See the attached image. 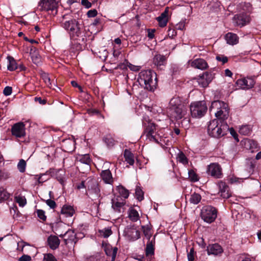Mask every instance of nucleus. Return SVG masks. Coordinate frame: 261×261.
I'll use <instances>...</instances> for the list:
<instances>
[{
  "label": "nucleus",
  "instance_id": "obj_16",
  "mask_svg": "<svg viewBox=\"0 0 261 261\" xmlns=\"http://www.w3.org/2000/svg\"><path fill=\"white\" fill-rule=\"evenodd\" d=\"M121 198L119 196H115L112 199V207L116 212L121 213V209L125 204L124 200H121Z\"/></svg>",
  "mask_w": 261,
  "mask_h": 261
},
{
  "label": "nucleus",
  "instance_id": "obj_53",
  "mask_svg": "<svg viewBox=\"0 0 261 261\" xmlns=\"http://www.w3.org/2000/svg\"><path fill=\"white\" fill-rule=\"evenodd\" d=\"M188 258L189 261H194V249L193 248L190 249V252L188 253Z\"/></svg>",
  "mask_w": 261,
  "mask_h": 261
},
{
  "label": "nucleus",
  "instance_id": "obj_15",
  "mask_svg": "<svg viewBox=\"0 0 261 261\" xmlns=\"http://www.w3.org/2000/svg\"><path fill=\"white\" fill-rule=\"evenodd\" d=\"M213 78V76L212 73L205 72L202 75H199L197 79V82L200 87L205 88L211 83Z\"/></svg>",
  "mask_w": 261,
  "mask_h": 261
},
{
  "label": "nucleus",
  "instance_id": "obj_33",
  "mask_svg": "<svg viewBox=\"0 0 261 261\" xmlns=\"http://www.w3.org/2000/svg\"><path fill=\"white\" fill-rule=\"evenodd\" d=\"M118 191L119 193V196L121 198L122 197L124 199L128 198L129 196V192L127 190L125 189L123 186H120L117 188Z\"/></svg>",
  "mask_w": 261,
  "mask_h": 261
},
{
  "label": "nucleus",
  "instance_id": "obj_1",
  "mask_svg": "<svg viewBox=\"0 0 261 261\" xmlns=\"http://www.w3.org/2000/svg\"><path fill=\"white\" fill-rule=\"evenodd\" d=\"M188 108L186 104L178 96L171 99L167 109L170 117L175 120H179L187 114Z\"/></svg>",
  "mask_w": 261,
  "mask_h": 261
},
{
  "label": "nucleus",
  "instance_id": "obj_22",
  "mask_svg": "<svg viewBox=\"0 0 261 261\" xmlns=\"http://www.w3.org/2000/svg\"><path fill=\"white\" fill-rule=\"evenodd\" d=\"M60 243V241L56 236L50 235L47 239V244L49 247L55 250L58 248Z\"/></svg>",
  "mask_w": 261,
  "mask_h": 261
},
{
  "label": "nucleus",
  "instance_id": "obj_28",
  "mask_svg": "<svg viewBox=\"0 0 261 261\" xmlns=\"http://www.w3.org/2000/svg\"><path fill=\"white\" fill-rule=\"evenodd\" d=\"M154 250V244L153 243L152 241H148L145 249L146 256H149L153 255Z\"/></svg>",
  "mask_w": 261,
  "mask_h": 261
},
{
  "label": "nucleus",
  "instance_id": "obj_25",
  "mask_svg": "<svg viewBox=\"0 0 261 261\" xmlns=\"http://www.w3.org/2000/svg\"><path fill=\"white\" fill-rule=\"evenodd\" d=\"M124 157L125 161L129 165H133L135 163V156L134 154L129 150L125 149L124 151Z\"/></svg>",
  "mask_w": 261,
  "mask_h": 261
},
{
  "label": "nucleus",
  "instance_id": "obj_29",
  "mask_svg": "<svg viewBox=\"0 0 261 261\" xmlns=\"http://www.w3.org/2000/svg\"><path fill=\"white\" fill-rule=\"evenodd\" d=\"M77 159L82 163L86 165H89L91 162L89 154H88L79 155L77 157Z\"/></svg>",
  "mask_w": 261,
  "mask_h": 261
},
{
  "label": "nucleus",
  "instance_id": "obj_61",
  "mask_svg": "<svg viewBox=\"0 0 261 261\" xmlns=\"http://www.w3.org/2000/svg\"><path fill=\"white\" fill-rule=\"evenodd\" d=\"M45 175V174L41 175L39 177H37L38 182L39 183H43L45 181H46L47 179H43L42 176Z\"/></svg>",
  "mask_w": 261,
  "mask_h": 261
},
{
  "label": "nucleus",
  "instance_id": "obj_50",
  "mask_svg": "<svg viewBox=\"0 0 261 261\" xmlns=\"http://www.w3.org/2000/svg\"><path fill=\"white\" fill-rule=\"evenodd\" d=\"M12 91V87L9 86L6 87L3 91V93L6 96H9L11 94Z\"/></svg>",
  "mask_w": 261,
  "mask_h": 261
},
{
  "label": "nucleus",
  "instance_id": "obj_10",
  "mask_svg": "<svg viewBox=\"0 0 261 261\" xmlns=\"http://www.w3.org/2000/svg\"><path fill=\"white\" fill-rule=\"evenodd\" d=\"M12 135L16 138H22L25 136V125L22 122L13 124L11 128Z\"/></svg>",
  "mask_w": 261,
  "mask_h": 261
},
{
  "label": "nucleus",
  "instance_id": "obj_4",
  "mask_svg": "<svg viewBox=\"0 0 261 261\" xmlns=\"http://www.w3.org/2000/svg\"><path fill=\"white\" fill-rule=\"evenodd\" d=\"M67 15L63 16V19L61 21V26L68 33L71 38H75L81 36L83 27L82 24L75 19L66 20Z\"/></svg>",
  "mask_w": 261,
  "mask_h": 261
},
{
  "label": "nucleus",
  "instance_id": "obj_30",
  "mask_svg": "<svg viewBox=\"0 0 261 261\" xmlns=\"http://www.w3.org/2000/svg\"><path fill=\"white\" fill-rule=\"evenodd\" d=\"M9 64L7 65V69L9 71H14L17 68V64L16 61L13 58L11 57H8Z\"/></svg>",
  "mask_w": 261,
  "mask_h": 261
},
{
  "label": "nucleus",
  "instance_id": "obj_27",
  "mask_svg": "<svg viewBox=\"0 0 261 261\" xmlns=\"http://www.w3.org/2000/svg\"><path fill=\"white\" fill-rule=\"evenodd\" d=\"M128 217L129 219L134 222L137 221L139 219V215L137 210L133 208H130L128 211Z\"/></svg>",
  "mask_w": 261,
  "mask_h": 261
},
{
  "label": "nucleus",
  "instance_id": "obj_46",
  "mask_svg": "<svg viewBox=\"0 0 261 261\" xmlns=\"http://www.w3.org/2000/svg\"><path fill=\"white\" fill-rule=\"evenodd\" d=\"M216 59L218 61L221 62L223 64L226 63L228 61L227 57L222 55L217 56Z\"/></svg>",
  "mask_w": 261,
  "mask_h": 261
},
{
  "label": "nucleus",
  "instance_id": "obj_44",
  "mask_svg": "<svg viewBox=\"0 0 261 261\" xmlns=\"http://www.w3.org/2000/svg\"><path fill=\"white\" fill-rule=\"evenodd\" d=\"M44 261H57L56 257L50 253H47L44 254Z\"/></svg>",
  "mask_w": 261,
  "mask_h": 261
},
{
  "label": "nucleus",
  "instance_id": "obj_19",
  "mask_svg": "<svg viewBox=\"0 0 261 261\" xmlns=\"http://www.w3.org/2000/svg\"><path fill=\"white\" fill-rule=\"evenodd\" d=\"M191 66L195 68L200 70H204L208 67L206 62L203 59H196L192 61L191 63Z\"/></svg>",
  "mask_w": 261,
  "mask_h": 261
},
{
  "label": "nucleus",
  "instance_id": "obj_35",
  "mask_svg": "<svg viewBox=\"0 0 261 261\" xmlns=\"http://www.w3.org/2000/svg\"><path fill=\"white\" fill-rule=\"evenodd\" d=\"M118 249L116 247L113 248L112 247H108L105 249L106 254L108 256H111L112 258L113 257L115 252V258L116 257Z\"/></svg>",
  "mask_w": 261,
  "mask_h": 261
},
{
  "label": "nucleus",
  "instance_id": "obj_12",
  "mask_svg": "<svg viewBox=\"0 0 261 261\" xmlns=\"http://www.w3.org/2000/svg\"><path fill=\"white\" fill-rule=\"evenodd\" d=\"M123 236L129 241H134L140 237V231L134 226H127L123 230Z\"/></svg>",
  "mask_w": 261,
  "mask_h": 261
},
{
  "label": "nucleus",
  "instance_id": "obj_58",
  "mask_svg": "<svg viewBox=\"0 0 261 261\" xmlns=\"http://www.w3.org/2000/svg\"><path fill=\"white\" fill-rule=\"evenodd\" d=\"M228 130H229L230 134L233 137V138L235 139H237L238 141H239V140L238 139V135L237 133L235 132V130L232 128L229 127Z\"/></svg>",
  "mask_w": 261,
  "mask_h": 261
},
{
  "label": "nucleus",
  "instance_id": "obj_39",
  "mask_svg": "<svg viewBox=\"0 0 261 261\" xmlns=\"http://www.w3.org/2000/svg\"><path fill=\"white\" fill-rule=\"evenodd\" d=\"M41 77L46 86L49 88H52V83L49 75L46 73H43L41 74Z\"/></svg>",
  "mask_w": 261,
  "mask_h": 261
},
{
  "label": "nucleus",
  "instance_id": "obj_6",
  "mask_svg": "<svg viewBox=\"0 0 261 261\" xmlns=\"http://www.w3.org/2000/svg\"><path fill=\"white\" fill-rule=\"evenodd\" d=\"M213 109H217L218 111L215 113V116L218 121L224 122V120L228 118L229 116V109L228 105L223 101L217 100L212 103L210 107V111Z\"/></svg>",
  "mask_w": 261,
  "mask_h": 261
},
{
  "label": "nucleus",
  "instance_id": "obj_52",
  "mask_svg": "<svg viewBox=\"0 0 261 261\" xmlns=\"http://www.w3.org/2000/svg\"><path fill=\"white\" fill-rule=\"evenodd\" d=\"M31 257L29 255L24 254L19 258L18 261H31Z\"/></svg>",
  "mask_w": 261,
  "mask_h": 261
},
{
  "label": "nucleus",
  "instance_id": "obj_49",
  "mask_svg": "<svg viewBox=\"0 0 261 261\" xmlns=\"http://www.w3.org/2000/svg\"><path fill=\"white\" fill-rule=\"evenodd\" d=\"M45 202L46 204L48 206H49V207L50 208H55L57 206V204H56L55 201L51 199L46 200H45Z\"/></svg>",
  "mask_w": 261,
  "mask_h": 261
},
{
  "label": "nucleus",
  "instance_id": "obj_55",
  "mask_svg": "<svg viewBox=\"0 0 261 261\" xmlns=\"http://www.w3.org/2000/svg\"><path fill=\"white\" fill-rule=\"evenodd\" d=\"M128 67L131 70L134 71H138L140 69V66L134 65L130 63L128 65Z\"/></svg>",
  "mask_w": 261,
  "mask_h": 261
},
{
  "label": "nucleus",
  "instance_id": "obj_5",
  "mask_svg": "<svg viewBox=\"0 0 261 261\" xmlns=\"http://www.w3.org/2000/svg\"><path fill=\"white\" fill-rule=\"evenodd\" d=\"M228 129L229 126L226 122H219L218 120L217 119L211 121L207 126L208 134L214 138H220L223 136Z\"/></svg>",
  "mask_w": 261,
  "mask_h": 261
},
{
  "label": "nucleus",
  "instance_id": "obj_37",
  "mask_svg": "<svg viewBox=\"0 0 261 261\" xmlns=\"http://www.w3.org/2000/svg\"><path fill=\"white\" fill-rule=\"evenodd\" d=\"M15 200L19 205L21 207H23L27 203V200L24 196L18 195L15 197Z\"/></svg>",
  "mask_w": 261,
  "mask_h": 261
},
{
  "label": "nucleus",
  "instance_id": "obj_62",
  "mask_svg": "<svg viewBox=\"0 0 261 261\" xmlns=\"http://www.w3.org/2000/svg\"><path fill=\"white\" fill-rule=\"evenodd\" d=\"M225 75L227 76L231 77L232 73L230 70L226 69L225 70Z\"/></svg>",
  "mask_w": 261,
  "mask_h": 261
},
{
  "label": "nucleus",
  "instance_id": "obj_45",
  "mask_svg": "<svg viewBox=\"0 0 261 261\" xmlns=\"http://www.w3.org/2000/svg\"><path fill=\"white\" fill-rule=\"evenodd\" d=\"M156 19L159 22L160 27H165L168 21V18H163L160 17H157Z\"/></svg>",
  "mask_w": 261,
  "mask_h": 261
},
{
  "label": "nucleus",
  "instance_id": "obj_47",
  "mask_svg": "<svg viewBox=\"0 0 261 261\" xmlns=\"http://www.w3.org/2000/svg\"><path fill=\"white\" fill-rule=\"evenodd\" d=\"M31 57L33 62L35 64H37L39 62L40 58L37 53L34 52L33 53H31Z\"/></svg>",
  "mask_w": 261,
  "mask_h": 261
},
{
  "label": "nucleus",
  "instance_id": "obj_51",
  "mask_svg": "<svg viewBox=\"0 0 261 261\" xmlns=\"http://www.w3.org/2000/svg\"><path fill=\"white\" fill-rule=\"evenodd\" d=\"M87 16L88 17H94L97 14V11L95 9L90 10L87 12Z\"/></svg>",
  "mask_w": 261,
  "mask_h": 261
},
{
  "label": "nucleus",
  "instance_id": "obj_32",
  "mask_svg": "<svg viewBox=\"0 0 261 261\" xmlns=\"http://www.w3.org/2000/svg\"><path fill=\"white\" fill-rule=\"evenodd\" d=\"M201 199V195L195 192L191 195L189 201L191 203L197 204L200 201Z\"/></svg>",
  "mask_w": 261,
  "mask_h": 261
},
{
  "label": "nucleus",
  "instance_id": "obj_34",
  "mask_svg": "<svg viewBox=\"0 0 261 261\" xmlns=\"http://www.w3.org/2000/svg\"><path fill=\"white\" fill-rule=\"evenodd\" d=\"M251 128L248 125H242L239 129L240 134L243 135H249L251 134Z\"/></svg>",
  "mask_w": 261,
  "mask_h": 261
},
{
  "label": "nucleus",
  "instance_id": "obj_42",
  "mask_svg": "<svg viewBox=\"0 0 261 261\" xmlns=\"http://www.w3.org/2000/svg\"><path fill=\"white\" fill-rule=\"evenodd\" d=\"M142 229L143 233L145 237L148 240V241H150V238L152 235L150 228L148 226H142Z\"/></svg>",
  "mask_w": 261,
  "mask_h": 261
},
{
  "label": "nucleus",
  "instance_id": "obj_23",
  "mask_svg": "<svg viewBox=\"0 0 261 261\" xmlns=\"http://www.w3.org/2000/svg\"><path fill=\"white\" fill-rule=\"evenodd\" d=\"M227 43L230 45H235L239 42V37L236 34L229 32L225 36Z\"/></svg>",
  "mask_w": 261,
  "mask_h": 261
},
{
  "label": "nucleus",
  "instance_id": "obj_20",
  "mask_svg": "<svg viewBox=\"0 0 261 261\" xmlns=\"http://www.w3.org/2000/svg\"><path fill=\"white\" fill-rule=\"evenodd\" d=\"M218 185L221 196L223 198H228L230 196L231 193L229 192L228 186L225 182L223 181H220Z\"/></svg>",
  "mask_w": 261,
  "mask_h": 261
},
{
  "label": "nucleus",
  "instance_id": "obj_8",
  "mask_svg": "<svg viewBox=\"0 0 261 261\" xmlns=\"http://www.w3.org/2000/svg\"><path fill=\"white\" fill-rule=\"evenodd\" d=\"M201 217L204 222L211 223L217 217V210L211 205L204 206L201 210Z\"/></svg>",
  "mask_w": 261,
  "mask_h": 261
},
{
  "label": "nucleus",
  "instance_id": "obj_7",
  "mask_svg": "<svg viewBox=\"0 0 261 261\" xmlns=\"http://www.w3.org/2000/svg\"><path fill=\"white\" fill-rule=\"evenodd\" d=\"M191 116L194 118H201L206 113L207 107L205 101L192 102L190 105Z\"/></svg>",
  "mask_w": 261,
  "mask_h": 261
},
{
  "label": "nucleus",
  "instance_id": "obj_59",
  "mask_svg": "<svg viewBox=\"0 0 261 261\" xmlns=\"http://www.w3.org/2000/svg\"><path fill=\"white\" fill-rule=\"evenodd\" d=\"M34 100L36 102H39V103L41 105H44L46 103V100L44 99H42L40 97H35L34 98Z\"/></svg>",
  "mask_w": 261,
  "mask_h": 261
},
{
  "label": "nucleus",
  "instance_id": "obj_36",
  "mask_svg": "<svg viewBox=\"0 0 261 261\" xmlns=\"http://www.w3.org/2000/svg\"><path fill=\"white\" fill-rule=\"evenodd\" d=\"M10 196V194L4 188H0V201H5L8 200Z\"/></svg>",
  "mask_w": 261,
  "mask_h": 261
},
{
  "label": "nucleus",
  "instance_id": "obj_56",
  "mask_svg": "<svg viewBox=\"0 0 261 261\" xmlns=\"http://www.w3.org/2000/svg\"><path fill=\"white\" fill-rule=\"evenodd\" d=\"M81 3L86 8H89L91 7V4L88 0H82Z\"/></svg>",
  "mask_w": 261,
  "mask_h": 261
},
{
  "label": "nucleus",
  "instance_id": "obj_13",
  "mask_svg": "<svg viewBox=\"0 0 261 261\" xmlns=\"http://www.w3.org/2000/svg\"><path fill=\"white\" fill-rule=\"evenodd\" d=\"M236 84L238 88L247 90L252 88L255 84V82L253 79L247 77L238 80Z\"/></svg>",
  "mask_w": 261,
  "mask_h": 261
},
{
  "label": "nucleus",
  "instance_id": "obj_9",
  "mask_svg": "<svg viewBox=\"0 0 261 261\" xmlns=\"http://www.w3.org/2000/svg\"><path fill=\"white\" fill-rule=\"evenodd\" d=\"M38 7L41 11H48L54 16L57 14L58 3L56 0H41Z\"/></svg>",
  "mask_w": 261,
  "mask_h": 261
},
{
  "label": "nucleus",
  "instance_id": "obj_21",
  "mask_svg": "<svg viewBox=\"0 0 261 261\" xmlns=\"http://www.w3.org/2000/svg\"><path fill=\"white\" fill-rule=\"evenodd\" d=\"M100 176L105 183L112 185L114 180L110 170H104L101 172Z\"/></svg>",
  "mask_w": 261,
  "mask_h": 261
},
{
  "label": "nucleus",
  "instance_id": "obj_60",
  "mask_svg": "<svg viewBox=\"0 0 261 261\" xmlns=\"http://www.w3.org/2000/svg\"><path fill=\"white\" fill-rule=\"evenodd\" d=\"M185 27V23L184 22H180L176 25V28L179 30H182Z\"/></svg>",
  "mask_w": 261,
  "mask_h": 261
},
{
  "label": "nucleus",
  "instance_id": "obj_38",
  "mask_svg": "<svg viewBox=\"0 0 261 261\" xmlns=\"http://www.w3.org/2000/svg\"><path fill=\"white\" fill-rule=\"evenodd\" d=\"M99 233L100 236L107 238L112 234V231L110 227H106L99 230Z\"/></svg>",
  "mask_w": 261,
  "mask_h": 261
},
{
  "label": "nucleus",
  "instance_id": "obj_54",
  "mask_svg": "<svg viewBox=\"0 0 261 261\" xmlns=\"http://www.w3.org/2000/svg\"><path fill=\"white\" fill-rule=\"evenodd\" d=\"M179 70V67L176 65H172L171 67V71L173 74H176Z\"/></svg>",
  "mask_w": 261,
  "mask_h": 261
},
{
  "label": "nucleus",
  "instance_id": "obj_43",
  "mask_svg": "<svg viewBox=\"0 0 261 261\" xmlns=\"http://www.w3.org/2000/svg\"><path fill=\"white\" fill-rule=\"evenodd\" d=\"M26 162L23 160L21 159L17 164V168L20 172L23 173L25 170Z\"/></svg>",
  "mask_w": 261,
  "mask_h": 261
},
{
  "label": "nucleus",
  "instance_id": "obj_63",
  "mask_svg": "<svg viewBox=\"0 0 261 261\" xmlns=\"http://www.w3.org/2000/svg\"><path fill=\"white\" fill-rule=\"evenodd\" d=\"M252 258L248 255L242 258L241 261H251Z\"/></svg>",
  "mask_w": 261,
  "mask_h": 261
},
{
  "label": "nucleus",
  "instance_id": "obj_31",
  "mask_svg": "<svg viewBox=\"0 0 261 261\" xmlns=\"http://www.w3.org/2000/svg\"><path fill=\"white\" fill-rule=\"evenodd\" d=\"M176 159L178 162L186 165L188 164V159L186 156L185 154L181 151H179L176 156Z\"/></svg>",
  "mask_w": 261,
  "mask_h": 261
},
{
  "label": "nucleus",
  "instance_id": "obj_14",
  "mask_svg": "<svg viewBox=\"0 0 261 261\" xmlns=\"http://www.w3.org/2000/svg\"><path fill=\"white\" fill-rule=\"evenodd\" d=\"M250 21V17L246 14L235 15L233 17V22L236 25L242 27Z\"/></svg>",
  "mask_w": 261,
  "mask_h": 261
},
{
  "label": "nucleus",
  "instance_id": "obj_64",
  "mask_svg": "<svg viewBox=\"0 0 261 261\" xmlns=\"http://www.w3.org/2000/svg\"><path fill=\"white\" fill-rule=\"evenodd\" d=\"M84 188H85L84 181H82L79 185L77 186V188L78 189H81Z\"/></svg>",
  "mask_w": 261,
  "mask_h": 261
},
{
  "label": "nucleus",
  "instance_id": "obj_2",
  "mask_svg": "<svg viewBox=\"0 0 261 261\" xmlns=\"http://www.w3.org/2000/svg\"><path fill=\"white\" fill-rule=\"evenodd\" d=\"M156 74L151 70L141 71L138 77L140 85L145 89L153 91L157 86Z\"/></svg>",
  "mask_w": 261,
  "mask_h": 261
},
{
  "label": "nucleus",
  "instance_id": "obj_17",
  "mask_svg": "<svg viewBox=\"0 0 261 261\" xmlns=\"http://www.w3.org/2000/svg\"><path fill=\"white\" fill-rule=\"evenodd\" d=\"M206 251L208 255L216 256L221 255L223 252V249L219 244L215 243L209 245L207 247Z\"/></svg>",
  "mask_w": 261,
  "mask_h": 261
},
{
  "label": "nucleus",
  "instance_id": "obj_24",
  "mask_svg": "<svg viewBox=\"0 0 261 261\" xmlns=\"http://www.w3.org/2000/svg\"><path fill=\"white\" fill-rule=\"evenodd\" d=\"M75 213V211L72 206L64 205L62 207L61 214L66 217H72Z\"/></svg>",
  "mask_w": 261,
  "mask_h": 261
},
{
  "label": "nucleus",
  "instance_id": "obj_3",
  "mask_svg": "<svg viewBox=\"0 0 261 261\" xmlns=\"http://www.w3.org/2000/svg\"><path fill=\"white\" fill-rule=\"evenodd\" d=\"M142 124L145 127L144 135L146 136V140L150 142L159 143L161 141L162 136L159 133L158 126L151 122L149 118L147 115H144L142 119Z\"/></svg>",
  "mask_w": 261,
  "mask_h": 261
},
{
  "label": "nucleus",
  "instance_id": "obj_26",
  "mask_svg": "<svg viewBox=\"0 0 261 261\" xmlns=\"http://www.w3.org/2000/svg\"><path fill=\"white\" fill-rule=\"evenodd\" d=\"M166 61V58L164 56L161 55H156L153 58V63L157 67L161 66L164 64Z\"/></svg>",
  "mask_w": 261,
  "mask_h": 261
},
{
  "label": "nucleus",
  "instance_id": "obj_18",
  "mask_svg": "<svg viewBox=\"0 0 261 261\" xmlns=\"http://www.w3.org/2000/svg\"><path fill=\"white\" fill-rule=\"evenodd\" d=\"M87 184L89 192L91 193L94 194L96 197H99L100 195V190L97 182L95 180L91 179L88 181Z\"/></svg>",
  "mask_w": 261,
  "mask_h": 261
},
{
  "label": "nucleus",
  "instance_id": "obj_40",
  "mask_svg": "<svg viewBox=\"0 0 261 261\" xmlns=\"http://www.w3.org/2000/svg\"><path fill=\"white\" fill-rule=\"evenodd\" d=\"M189 178L192 182H196L198 181L199 177L196 172L193 170H190L188 171Z\"/></svg>",
  "mask_w": 261,
  "mask_h": 261
},
{
  "label": "nucleus",
  "instance_id": "obj_57",
  "mask_svg": "<svg viewBox=\"0 0 261 261\" xmlns=\"http://www.w3.org/2000/svg\"><path fill=\"white\" fill-rule=\"evenodd\" d=\"M168 12H169L168 8H166L165 9V11L161 14V15L159 17L163 18H168Z\"/></svg>",
  "mask_w": 261,
  "mask_h": 261
},
{
  "label": "nucleus",
  "instance_id": "obj_41",
  "mask_svg": "<svg viewBox=\"0 0 261 261\" xmlns=\"http://www.w3.org/2000/svg\"><path fill=\"white\" fill-rule=\"evenodd\" d=\"M135 194L138 200L141 201L144 199V193L140 187H136Z\"/></svg>",
  "mask_w": 261,
  "mask_h": 261
},
{
  "label": "nucleus",
  "instance_id": "obj_48",
  "mask_svg": "<svg viewBox=\"0 0 261 261\" xmlns=\"http://www.w3.org/2000/svg\"><path fill=\"white\" fill-rule=\"evenodd\" d=\"M38 217L42 221H45L46 217L45 215V212L43 210H38L37 211Z\"/></svg>",
  "mask_w": 261,
  "mask_h": 261
},
{
  "label": "nucleus",
  "instance_id": "obj_11",
  "mask_svg": "<svg viewBox=\"0 0 261 261\" xmlns=\"http://www.w3.org/2000/svg\"><path fill=\"white\" fill-rule=\"evenodd\" d=\"M206 173L214 178H221L222 175V168L218 163H211L207 166Z\"/></svg>",
  "mask_w": 261,
  "mask_h": 261
}]
</instances>
